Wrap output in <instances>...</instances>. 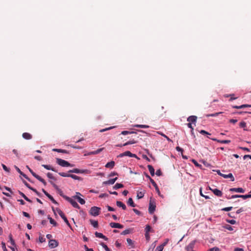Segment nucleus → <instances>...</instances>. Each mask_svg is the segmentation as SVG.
Segmentation results:
<instances>
[{
	"label": "nucleus",
	"instance_id": "obj_4",
	"mask_svg": "<svg viewBox=\"0 0 251 251\" xmlns=\"http://www.w3.org/2000/svg\"><path fill=\"white\" fill-rule=\"evenodd\" d=\"M58 174L63 177H70L74 179L78 180H82V178L81 177L78 176L76 175L73 174H66L65 173H59Z\"/></svg>",
	"mask_w": 251,
	"mask_h": 251
},
{
	"label": "nucleus",
	"instance_id": "obj_23",
	"mask_svg": "<svg viewBox=\"0 0 251 251\" xmlns=\"http://www.w3.org/2000/svg\"><path fill=\"white\" fill-rule=\"evenodd\" d=\"M115 166V162L114 161H111L109 162H108L105 166L106 168H113Z\"/></svg>",
	"mask_w": 251,
	"mask_h": 251
},
{
	"label": "nucleus",
	"instance_id": "obj_59",
	"mask_svg": "<svg viewBox=\"0 0 251 251\" xmlns=\"http://www.w3.org/2000/svg\"><path fill=\"white\" fill-rule=\"evenodd\" d=\"M114 176H118V174L115 172H112L108 175V177H112Z\"/></svg>",
	"mask_w": 251,
	"mask_h": 251
},
{
	"label": "nucleus",
	"instance_id": "obj_45",
	"mask_svg": "<svg viewBox=\"0 0 251 251\" xmlns=\"http://www.w3.org/2000/svg\"><path fill=\"white\" fill-rule=\"evenodd\" d=\"M91 173L90 171L89 170H87V169H85V170H80V172H79V173H81V174H83V173H84V174H90Z\"/></svg>",
	"mask_w": 251,
	"mask_h": 251
},
{
	"label": "nucleus",
	"instance_id": "obj_10",
	"mask_svg": "<svg viewBox=\"0 0 251 251\" xmlns=\"http://www.w3.org/2000/svg\"><path fill=\"white\" fill-rule=\"evenodd\" d=\"M49 246L50 248H54L58 246V242L55 239L50 240L49 242Z\"/></svg>",
	"mask_w": 251,
	"mask_h": 251
},
{
	"label": "nucleus",
	"instance_id": "obj_7",
	"mask_svg": "<svg viewBox=\"0 0 251 251\" xmlns=\"http://www.w3.org/2000/svg\"><path fill=\"white\" fill-rule=\"evenodd\" d=\"M125 156H128L131 157H135L138 159H140V158L138 157L135 154L132 153L129 151H126L122 153H121L118 156V157H122Z\"/></svg>",
	"mask_w": 251,
	"mask_h": 251
},
{
	"label": "nucleus",
	"instance_id": "obj_44",
	"mask_svg": "<svg viewBox=\"0 0 251 251\" xmlns=\"http://www.w3.org/2000/svg\"><path fill=\"white\" fill-rule=\"evenodd\" d=\"M23 182L24 183V184L30 190H32V189L33 188L31 187L28 183H27L26 181H25L24 179H22Z\"/></svg>",
	"mask_w": 251,
	"mask_h": 251
},
{
	"label": "nucleus",
	"instance_id": "obj_35",
	"mask_svg": "<svg viewBox=\"0 0 251 251\" xmlns=\"http://www.w3.org/2000/svg\"><path fill=\"white\" fill-rule=\"evenodd\" d=\"M124 187V185L121 183H116L114 186L113 189H118L121 188H123Z\"/></svg>",
	"mask_w": 251,
	"mask_h": 251
},
{
	"label": "nucleus",
	"instance_id": "obj_9",
	"mask_svg": "<svg viewBox=\"0 0 251 251\" xmlns=\"http://www.w3.org/2000/svg\"><path fill=\"white\" fill-rule=\"evenodd\" d=\"M156 205L155 203H153L151 200L149 203V212L150 214H153L155 210Z\"/></svg>",
	"mask_w": 251,
	"mask_h": 251
},
{
	"label": "nucleus",
	"instance_id": "obj_2",
	"mask_svg": "<svg viewBox=\"0 0 251 251\" xmlns=\"http://www.w3.org/2000/svg\"><path fill=\"white\" fill-rule=\"evenodd\" d=\"M57 163L62 167H74V164H71L69 162L60 158H56Z\"/></svg>",
	"mask_w": 251,
	"mask_h": 251
},
{
	"label": "nucleus",
	"instance_id": "obj_21",
	"mask_svg": "<svg viewBox=\"0 0 251 251\" xmlns=\"http://www.w3.org/2000/svg\"><path fill=\"white\" fill-rule=\"evenodd\" d=\"M52 151H56V152H60V153H67V154L69 153V151L65 150H63V149H52Z\"/></svg>",
	"mask_w": 251,
	"mask_h": 251
},
{
	"label": "nucleus",
	"instance_id": "obj_22",
	"mask_svg": "<svg viewBox=\"0 0 251 251\" xmlns=\"http://www.w3.org/2000/svg\"><path fill=\"white\" fill-rule=\"evenodd\" d=\"M18 192L19 194L27 201L29 202H32V201L28 199L23 192H21L20 191H18Z\"/></svg>",
	"mask_w": 251,
	"mask_h": 251
},
{
	"label": "nucleus",
	"instance_id": "obj_46",
	"mask_svg": "<svg viewBox=\"0 0 251 251\" xmlns=\"http://www.w3.org/2000/svg\"><path fill=\"white\" fill-rule=\"evenodd\" d=\"M222 113H223L222 112H218V113H216L212 114H207V115H206V116L207 117H209L210 116L215 117V116H218L219 114H221Z\"/></svg>",
	"mask_w": 251,
	"mask_h": 251
},
{
	"label": "nucleus",
	"instance_id": "obj_40",
	"mask_svg": "<svg viewBox=\"0 0 251 251\" xmlns=\"http://www.w3.org/2000/svg\"><path fill=\"white\" fill-rule=\"evenodd\" d=\"M15 168L16 169V170H17V171L21 175H22V176H23L24 177H25L26 176V175L24 173H23L21 170L16 166H15Z\"/></svg>",
	"mask_w": 251,
	"mask_h": 251
},
{
	"label": "nucleus",
	"instance_id": "obj_8",
	"mask_svg": "<svg viewBox=\"0 0 251 251\" xmlns=\"http://www.w3.org/2000/svg\"><path fill=\"white\" fill-rule=\"evenodd\" d=\"M66 200L68 202H69L74 207H75V208H77L78 209H79L80 208V207L79 206V205L77 204V203L75 201L73 200L72 199H71V198H70L69 197H67L66 198Z\"/></svg>",
	"mask_w": 251,
	"mask_h": 251
},
{
	"label": "nucleus",
	"instance_id": "obj_24",
	"mask_svg": "<svg viewBox=\"0 0 251 251\" xmlns=\"http://www.w3.org/2000/svg\"><path fill=\"white\" fill-rule=\"evenodd\" d=\"M222 176L225 178H230L231 179V181H234V177H233L232 174L231 173L229 174L228 175H222Z\"/></svg>",
	"mask_w": 251,
	"mask_h": 251
},
{
	"label": "nucleus",
	"instance_id": "obj_36",
	"mask_svg": "<svg viewBox=\"0 0 251 251\" xmlns=\"http://www.w3.org/2000/svg\"><path fill=\"white\" fill-rule=\"evenodd\" d=\"M132 230V229L131 228L126 229V230H124L122 232H121V235H126V234H129V233H131Z\"/></svg>",
	"mask_w": 251,
	"mask_h": 251
},
{
	"label": "nucleus",
	"instance_id": "obj_16",
	"mask_svg": "<svg viewBox=\"0 0 251 251\" xmlns=\"http://www.w3.org/2000/svg\"><path fill=\"white\" fill-rule=\"evenodd\" d=\"M117 177H115L114 178L109 179L107 181H104L103 182V184L105 185L113 184L115 183V182L117 180Z\"/></svg>",
	"mask_w": 251,
	"mask_h": 251
},
{
	"label": "nucleus",
	"instance_id": "obj_52",
	"mask_svg": "<svg viewBox=\"0 0 251 251\" xmlns=\"http://www.w3.org/2000/svg\"><path fill=\"white\" fill-rule=\"evenodd\" d=\"M159 134L161 135V136H163L164 137H165V138L167 139V140L169 141H172V140L168 137L166 135H165L164 134H163V133L162 132H157Z\"/></svg>",
	"mask_w": 251,
	"mask_h": 251
},
{
	"label": "nucleus",
	"instance_id": "obj_1",
	"mask_svg": "<svg viewBox=\"0 0 251 251\" xmlns=\"http://www.w3.org/2000/svg\"><path fill=\"white\" fill-rule=\"evenodd\" d=\"M52 210L53 211L55 215L56 216V214L55 212V210H56L57 212V213H58V214L60 215V216L63 219L64 221L67 225V226L71 229H72V226H71V225L70 224L68 220H67L66 217L65 216V215H64L63 212L59 208H56V209L55 210L54 208L53 207H52Z\"/></svg>",
	"mask_w": 251,
	"mask_h": 251
},
{
	"label": "nucleus",
	"instance_id": "obj_53",
	"mask_svg": "<svg viewBox=\"0 0 251 251\" xmlns=\"http://www.w3.org/2000/svg\"><path fill=\"white\" fill-rule=\"evenodd\" d=\"M218 142L221 143L228 144V143H230V140H220V141H218Z\"/></svg>",
	"mask_w": 251,
	"mask_h": 251
},
{
	"label": "nucleus",
	"instance_id": "obj_48",
	"mask_svg": "<svg viewBox=\"0 0 251 251\" xmlns=\"http://www.w3.org/2000/svg\"><path fill=\"white\" fill-rule=\"evenodd\" d=\"M115 127V126H110V127H109L108 128H104V129H101V130H100V132H104V131H107V130L113 129V128H114Z\"/></svg>",
	"mask_w": 251,
	"mask_h": 251
},
{
	"label": "nucleus",
	"instance_id": "obj_41",
	"mask_svg": "<svg viewBox=\"0 0 251 251\" xmlns=\"http://www.w3.org/2000/svg\"><path fill=\"white\" fill-rule=\"evenodd\" d=\"M121 134L123 135H126L128 134H136V132H134V131H128L125 130V131H123L121 132Z\"/></svg>",
	"mask_w": 251,
	"mask_h": 251
},
{
	"label": "nucleus",
	"instance_id": "obj_57",
	"mask_svg": "<svg viewBox=\"0 0 251 251\" xmlns=\"http://www.w3.org/2000/svg\"><path fill=\"white\" fill-rule=\"evenodd\" d=\"M163 248L164 247H163V246H162L161 245L158 246L156 249V251L157 250V251H162L163 250Z\"/></svg>",
	"mask_w": 251,
	"mask_h": 251
},
{
	"label": "nucleus",
	"instance_id": "obj_33",
	"mask_svg": "<svg viewBox=\"0 0 251 251\" xmlns=\"http://www.w3.org/2000/svg\"><path fill=\"white\" fill-rule=\"evenodd\" d=\"M103 149H104L103 148H100V149H98L97 150H96L95 151H92V152H90L89 154H98Z\"/></svg>",
	"mask_w": 251,
	"mask_h": 251
},
{
	"label": "nucleus",
	"instance_id": "obj_20",
	"mask_svg": "<svg viewBox=\"0 0 251 251\" xmlns=\"http://www.w3.org/2000/svg\"><path fill=\"white\" fill-rule=\"evenodd\" d=\"M116 205L119 207H122L123 210L126 209V205L121 201H117Z\"/></svg>",
	"mask_w": 251,
	"mask_h": 251
},
{
	"label": "nucleus",
	"instance_id": "obj_60",
	"mask_svg": "<svg viewBox=\"0 0 251 251\" xmlns=\"http://www.w3.org/2000/svg\"><path fill=\"white\" fill-rule=\"evenodd\" d=\"M32 191L35 193L39 197H41V194L36 189L33 188L32 189Z\"/></svg>",
	"mask_w": 251,
	"mask_h": 251
},
{
	"label": "nucleus",
	"instance_id": "obj_58",
	"mask_svg": "<svg viewBox=\"0 0 251 251\" xmlns=\"http://www.w3.org/2000/svg\"><path fill=\"white\" fill-rule=\"evenodd\" d=\"M155 174H156L157 176H162V171H161V170L158 169V170H157L156 171Z\"/></svg>",
	"mask_w": 251,
	"mask_h": 251
},
{
	"label": "nucleus",
	"instance_id": "obj_34",
	"mask_svg": "<svg viewBox=\"0 0 251 251\" xmlns=\"http://www.w3.org/2000/svg\"><path fill=\"white\" fill-rule=\"evenodd\" d=\"M145 194V191H144L143 192H138L137 194V197L138 199H142L144 197V194Z\"/></svg>",
	"mask_w": 251,
	"mask_h": 251
},
{
	"label": "nucleus",
	"instance_id": "obj_17",
	"mask_svg": "<svg viewBox=\"0 0 251 251\" xmlns=\"http://www.w3.org/2000/svg\"><path fill=\"white\" fill-rule=\"evenodd\" d=\"M95 235L97 237L102 238V239H104L105 241L108 240V238L101 233L96 231L95 233Z\"/></svg>",
	"mask_w": 251,
	"mask_h": 251
},
{
	"label": "nucleus",
	"instance_id": "obj_51",
	"mask_svg": "<svg viewBox=\"0 0 251 251\" xmlns=\"http://www.w3.org/2000/svg\"><path fill=\"white\" fill-rule=\"evenodd\" d=\"M126 241H127V243L129 245H131L132 246V248L134 247V246H133V241L131 239H129V238H127L126 239Z\"/></svg>",
	"mask_w": 251,
	"mask_h": 251
},
{
	"label": "nucleus",
	"instance_id": "obj_29",
	"mask_svg": "<svg viewBox=\"0 0 251 251\" xmlns=\"http://www.w3.org/2000/svg\"><path fill=\"white\" fill-rule=\"evenodd\" d=\"M42 166L46 169L47 170H51L53 172H57V171L53 168H51V166L50 165H42Z\"/></svg>",
	"mask_w": 251,
	"mask_h": 251
},
{
	"label": "nucleus",
	"instance_id": "obj_28",
	"mask_svg": "<svg viewBox=\"0 0 251 251\" xmlns=\"http://www.w3.org/2000/svg\"><path fill=\"white\" fill-rule=\"evenodd\" d=\"M148 168L149 170L151 173V175L152 176H153L154 175V169L153 167L151 165H148Z\"/></svg>",
	"mask_w": 251,
	"mask_h": 251
},
{
	"label": "nucleus",
	"instance_id": "obj_62",
	"mask_svg": "<svg viewBox=\"0 0 251 251\" xmlns=\"http://www.w3.org/2000/svg\"><path fill=\"white\" fill-rule=\"evenodd\" d=\"M132 210L137 215H141V212L140 211H139L138 210L135 209V208H133Z\"/></svg>",
	"mask_w": 251,
	"mask_h": 251
},
{
	"label": "nucleus",
	"instance_id": "obj_64",
	"mask_svg": "<svg viewBox=\"0 0 251 251\" xmlns=\"http://www.w3.org/2000/svg\"><path fill=\"white\" fill-rule=\"evenodd\" d=\"M227 222L232 225H234L236 223V221L234 220H227Z\"/></svg>",
	"mask_w": 251,
	"mask_h": 251
},
{
	"label": "nucleus",
	"instance_id": "obj_31",
	"mask_svg": "<svg viewBox=\"0 0 251 251\" xmlns=\"http://www.w3.org/2000/svg\"><path fill=\"white\" fill-rule=\"evenodd\" d=\"M145 232H146V233H149L150 232H153L154 230L153 229H152L151 226L150 225H148L146 226Z\"/></svg>",
	"mask_w": 251,
	"mask_h": 251
},
{
	"label": "nucleus",
	"instance_id": "obj_32",
	"mask_svg": "<svg viewBox=\"0 0 251 251\" xmlns=\"http://www.w3.org/2000/svg\"><path fill=\"white\" fill-rule=\"evenodd\" d=\"M48 219L50 220V223L53 225V226H57V223L56 221H55L52 218L50 217V216H48Z\"/></svg>",
	"mask_w": 251,
	"mask_h": 251
},
{
	"label": "nucleus",
	"instance_id": "obj_15",
	"mask_svg": "<svg viewBox=\"0 0 251 251\" xmlns=\"http://www.w3.org/2000/svg\"><path fill=\"white\" fill-rule=\"evenodd\" d=\"M197 119L196 116H190L187 118V121L192 124H195Z\"/></svg>",
	"mask_w": 251,
	"mask_h": 251
},
{
	"label": "nucleus",
	"instance_id": "obj_14",
	"mask_svg": "<svg viewBox=\"0 0 251 251\" xmlns=\"http://www.w3.org/2000/svg\"><path fill=\"white\" fill-rule=\"evenodd\" d=\"M136 142H137L136 141H135L134 140H130V141H129L126 142V143H125L124 144H118V145H116V146L119 147H122L123 146H127L128 145L135 144Z\"/></svg>",
	"mask_w": 251,
	"mask_h": 251
},
{
	"label": "nucleus",
	"instance_id": "obj_63",
	"mask_svg": "<svg viewBox=\"0 0 251 251\" xmlns=\"http://www.w3.org/2000/svg\"><path fill=\"white\" fill-rule=\"evenodd\" d=\"M225 228L229 230H233V228L232 227L229 225H226V226H225Z\"/></svg>",
	"mask_w": 251,
	"mask_h": 251
},
{
	"label": "nucleus",
	"instance_id": "obj_61",
	"mask_svg": "<svg viewBox=\"0 0 251 251\" xmlns=\"http://www.w3.org/2000/svg\"><path fill=\"white\" fill-rule=\"evenodd\" d=\"M232 208V207H227L223 208L222 210L225 211H229Z\"/></svg>",
	"mask_w": 251,
	"mask_h": 251
},
{
	"label": "nucleus",
	"instance_id": "obj_3",
	"mask_svg": "<svg viewBox=\"0 0 251 251\" xmlns=\"http://www.w3.org/2000/svg\"><path fill=\"white\" fill-rule=\"evenodd\" d=\"M26 167L28 169L29 171L31 173L32 176L35 177L36 179H37L39 181L41 182L45 186L47 185L46 181L42 178L40 176L37 175L35 173H34L29 167L28 166H26Z\"/></svg>",
	"mask_w": 251,
	"mask_h": 251
},
{
	"label": "nucleus",
	"instance_id": "obj_18",
	"mask_svg": "<svg viewBox=\"0 0 251 251\" xmlns=\"http://www.w3.org/2000/svg\"><path fill=\"white\" fill-rule=\"evenodd\" d=\"M229 191L231 192H236L239 193H244L245 190L242 188H230Z\"/></svg>",
	"mask_w": 251,
	"mask_h": 251
},
{
	"label": "nucleus",
	"instance_id": "obj_25",
	"mask_svg": "<svg viewBox=\"0 0 251 251\" xmlns=\"http://www.w3.org/2000/svg\"><path fill=\"white\" fill-rule=\"evenodd\" d=\"M195 244V241H194L192 242L191 243L189 244V245L186 247V249L187 251H190V250H192L194 248V245Z\"/></svg>",
	"mask_w": 251,
	"mask_h": 251
},
{
	"label": "nucleus",
	"instance_id": "obj_56",
	"mask_svg": "<svg viewBox=\"0 0 251 251\" xmlns=\"http://www.w3.org/2000/svg\"><path fill=\"white\" fill-rule=\"evenodd\" d=\"M207 251H220V250L217 247H214L209 249Z\"/></svg>",
	"mask_w": 251,
	"mask_h": 251
},
{
	"label": "nucleus",
	"instance_id": "obj_12",
	"mask_svg": "<svg viewBox=\"0 0 251 251\" xmlns=\"http://www.w3.org/2000/svg\"><path fill=\"white\" fill-rule=\"evenodd\" d=\"M151 184H152V185L155 188V189L156 191V192L157 193L158 195L160 196V197H163V196L160 193V192L159 191V188L157 185V184L156 183V182L154 181V180H152V181H151Z\"/></svg>",
	"mask_w": 251,
	"mask_h": 251
},
{
	"label": "nucleus",
	"instance_id": "obj_30",
	"mask_svg": "<svg viewBox=\"0 0 251 251\" xmlns=\"http://www.w3.org/2000/svg\"><path fill=\"white\" fill-rule=\"evenodd\" d=\"M24 138L26 139H30L32 138V136L28 133H24L22 135Z\"/></svg>",
	"mask_w": 251,
	"mask_h": 251
},
{
	"label": "nucleus",
	"instance_id": "obj_27",
	"mask_svg": "<svg viewBox=\"0 0 251 251\" xmlns=\"http://www.w3.org/2000/svg\"><path fill=\"white\" fill-rule=\"evenodd\" d=\"M90 222L91 224L95 227L98 228L99 226L98 222L97 221H95L92 219L90 220Z\"/></svg>",
	"mask_w": 251,
	"mask_h": 251
},
{
	"label": "nucleus",
	"instance_id": "obj_50",
	"mask_svg": "<svg viewBox=\"0 0 251 251\" xmlns=\"http://www.w3.org/2000/svg\"><path fill=\"white\" fill-rule=\"evenodd\" d=\"M77 201L81 204H85V201L81 198L80 197H79V198L77 200Z\"/></svg>",
	"mask_w": 251,
	"mask_h": 251
},
{
	"label": "nucleus",
	"instance_id": "obj_55",
	"mask_svg": "<svg viewBox=\"0 0 251 251\" xmlns=\"http://www.w3.org/2000/svg\"><path fill=\"white\" fill-rule=\"evenodd\" d=\"M1 245H2V248L3 251H8V250H7V249L6 248L5 244L4 242H2Z\"/></svg>",
	"mask_w": 251,
	"mask_h": 251
},
{
	"label": "nucleus",
	"instance_id": "obj_39",
	"mask_svg": "<svg viewBox=\"0 0 251 251\" xmlns=\"http://www.w3.org/2000/svg\"><path fill=\"white\" fill-rule=\"evenodd\" d=\"M53 203L58 205V203L54 200V199L50 195L47 197Z\"/></svg>",
	"mask_w": 251,
	"mask_h": 251
},
{
	"label": "nucleus",
	"instance_id": "obj_37",
	"mask_svg": "<svg viewBox=\"0 0 251 251\" xmlns=\"http://www.w3.org/2000/svg\"><path fill=\"white\" fill-rule=\"evenodd\" d=\"M80 169L75 168L73 170H70L68 171L69 173H76V174H79Z\"/></svg>",
	"mask_w": 251,
	"mask_h": 251
},
{
	"label": "nucleus",
	"instance_id": "obj_43",
	"mask_svg": "<svg viewBox=\"0 0 251 251\" xmlns=\"http://www.w3.org/2000/svg\"><path fill=\"white\" fill-rule=\"evenodd\" d=\"M100 245L105 249L106 251H110V250L109 249L107 246L104 243L101 242L100 243Z\"/></svg>",
	"mask_w": 251,
	"mask_h": 251
},
{
	"label": "nucleus",
	"instance_id": "obj_42",
	"mask_svg": "<svg viewBox=\"0 0 251 251\" xmlns=\"http://www.w3.org/2000/svg\"><path fill=\"white\" fill-rule=\"evenodd\" d=\"M134 127H139V128H148L149 127V126L147 125H135L134 126Z\"/></svg>",
	"mask_w": 251,
	"mask_h": 251
},
{
	"label": "nucleus",
	"instance_id": "obj_11",
	"mask_svg": "<svg viewBox=\"0 0 251 251\" xmlns=\"http://www.w3.org/2000/svg\"><path fill=\"white\" fill-rule=\"evenodd\" d=\"M209 189L211 190L213 193L217 196L221 197L222 196L223 193L221 191L218 190V189H212L210 187H209Z\"/></svg>",
	"mask_w": 251,
	"mask_h": 251
},
{
	"label": "nucleus",
	"instance_id": "obj_26",
	"mask_svg": "<svg viewBox=\"0 0 251 251\" xmlns=\"http://www.w3.org/2000/svg\"><path fill=\"white\" fill-rule=\"evenodd\" d=\"M127 204L130 205L131 207H134L136 206V204L133 201V200L131 198H129L127 201Z\"/></svg>",
	"mask_w": 251,
	"mask_h": 251
},
{
	"label": "nucleus",
	"instance_id": "obj_54",
	"mask_svg": "<svg viewBox=\"0 0 251 251\" xmlns=\"http://www.w3.org/2000/svg\"><path fill=\"white\" fill-rule=\"evenodd\" d=\"M1 165H2V167L4 171H5L6 172H9L10 169L8 168H7L5 165H4L3 164H2Z\"/></svg>",
	"mask_w": 251,
	"mask_h": 251
},
{
	"label": "nucleus",
	"instance_id": "obj_6",
	"mask_svg": "<svg viewBox=\"0 0 251 251\" xmlns=\"http://www.w3.org/2000/svg\"><path fill=\"white\" fill-rule=\"evenodd\" d=\"M50 183L52 184V185L53 186V187L57 190V191L58 192V193H59V194L64 199L66 200V198L67 197H68V196L65 195L63 194V193L62 192V191L58 187V186L56 184H55L53 182H52V181H50Z\"/></svg>",
	"mask_w": 251,
	"mask_h": 251
},
{
	"label": "nucleus",
	"instance_id": "obj_49",
	"mask_svg": "<svg viewBox=\"0 0 251 251\" xmlns=\"http://www.w3.org/2000/svg\"><path fill=\"white\" fill-rule=\"evenodd\" d=\"M192 162L195 164V165L196 166L200 167V168L201 167V165L199 164L196 160L192 159Z\"/></svg>",
	"mask_w": 251,
	"mask_h": 251
},
{
	"label": "nucleus",
	"instance_id": "obj_38",
	"mask_svg": "<svg viewBox=\"0 0 251 251\" xmlns=\"http://www.w3.org/2000/svg\"><path fill=\"white\" fill-rule=\"evenodd\" d=\"M9 240L10 241L11 245L15 247L16 244H15V241L14 240V239L12 238V235L11 234H10L9 235Z\"/></svg>",
	"mask_w": 251,
	"mask_h": 251
},
{
	"label": "nucleus",
	"instance_id": "obj_47",
	"mask_svg": "<svg viewBox=\"0 0 251 251\" xmlns=\"http://www.w3.org/2000/svg\"><path fill=\"white\" fill-rule=\"evenodd\" d=\"M47 176L51 179H53L54 180H56V178L52 176V175L50 173H48L47 174Z\"/></svg>",
	"mask_w": 251,
	"mask_h": 251
},
{
	"label": "nucleus",
	"instance_id": "obj_19",
	"mask_svg": "<svg viewBox=\"0 0 251 251\" xmlns=\"http://www.w3.org/2000/svg\"><path fill=\"white\" fill-rule=\"evenodd\" d=\"M251 107V104H242L239 106L233 105L232 108L236 109L244 108H250Z\"/></svg>",
	"mask_w": 251,
	"mask_h": 251
},
{
	"label": "nucleus",
	"instance_id": "obj_13",
	"mask_svg": "<svg viewBox=\"0 0 251 251\" xmlns=\"http://www.w3.org/2000/svg\"><path fill=\"white\" fill-rule=\"evenodd\" d=\"M110 226L112 228H123L124 227L122 225L116 223H110Z\"/></svg>",
	"mask_w": 251,
	"mask_h": 251
},
{
	"label": "nucleus",
	"instance_id": "obj_5",
	"mask_svg": "<svg viewBox=\"0 0 251 251\" xmlns=\"http://www.w3.org/2000/svg\"><path fill=\"white\" fill-rule=\"evenodd\" d=\"M100 208L97 206H93L91 208L89 213L93 216H97L100 214Z\"/></svg>",
	"mask_w": 251,
	"mask_h": 251
}]
</instances>
